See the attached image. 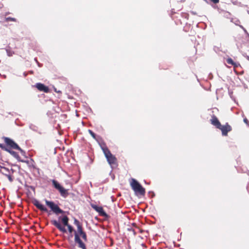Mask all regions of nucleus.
I'll list each match as a JSON object with an SVG mask.
<instances>
[{"mask_svg":"<svg viewBox=\"0 0 249 249\" xmlns=\"http://www.w3.org/2000/svg\"><path fill=\"white\" fill-rule=\"evenodd\" d=\"M244 123H246L247 124H249V122L248 120L246 118H244Z\"/></svg>","mask_w":249,"mask_h":249,"instance_id":"nucleus-21","label":"nucleus"},{"mask_svg":"<svg viewBox=\"0 0 249 249\" xmlns=\"http://www.w3.org/2000/svg\"><path fill=\"white\" fill-rule=\"evenodd\" d=\"M31 167H32L33 169L37 170L38 172H39V169L38 168H37L35 165H32L30 166Z\"/></svg>","mask_w":249,"mask_h":249,"instance_id":"nucleus-19","label":"nucleus"},{"mask_svg":"<svg viewBox=\"0 0 249 249\" xmlns=\"http://www.w3.org/2000/svg\"><path fill=\"white\" fill-rule=\"evenodd\" d=\"M12 174H10L8 175L7 174V175L5 176L8 178L9 181L11 182H13L14 180L13 176L12 175Z\"/></svg>","mask_w":249,"mask_h":249,"instance_id":"nucleus-17","label":"nucleus"},{"mask_svg":"<svg viewBox=\"0 0 249 249\" xmlns=\"http://www.w3.org/2000/svg\"><path fill=\"white\" fill-rule=\"evenodd\" d=\"M8 151L13 155H15V154H16V152L14 151H12V152H11L10 151Z\"/></svg>","mask_w":249,"mask_h":249,"instance_id":"nucleus-23","label":"nucleus"},{"mask_svg":"<svg viewBox=\"0 0 249 249\" xmlns=\"http://www.w3.org/2000/svg\"><path fill=\"white\" fill-rule=\"evenodd\" d=\"M210 122L211 124L215 126L216 128L219 129V128L221 126L220 122L214 115H213L212 116V118L210 120Z\"/></svg>","mask_w":249,"mask_h":249,"instance_id":"nucleus-10","label":"nucleus"},{"mask_svg":"<svg viewBox=\"0 0 249 249\" xmlns=\"http://www.w3.org/2000/svg\"><path fill=\"white\" fill-rule=\"evenodd\" d=\"M5 21L7 22L9 21L17 22V20L16 18H14L7 17L5 18Z\"/></svg>","mask_w":249,"mask_h":249,"instance_id":"nucleus-16","label":"nucleus"},{"mask_svg":"<svg viewBox=\"0 0 249 249\" xmlns=\"http://www.w3.org/2000/svg\"><path fill=\"white\" fill-rule=\"evenodd\" d=\"M52 183L54 187L57 189L60 193V195L64 197H66L69 195L68 190L65 189L63 187L60 185V184L55 180H52Z\"/></svg>","mask_w":249,"mask_h":249,"instance_id":"nucleus-4","label":"nucleus"},{"mask_svg":"<svg viewBox=\"0 0 249 249\" xmlns=\"http://www.w3.org/2000/svg\"><path fill=\"white\" fill-rule=\"evenodd\" d=\"M130 185L132 190L137 196H143L145 194V189L135 179L131 178L130 181Z\"/></svg>","mask_w":249,"mask_h":249,"instance_id":"nucleus-2","label":"nucleus"},{"mask_svg":"<svg viewBox=\"0 0 249 249\" xmlns=\"http://www.w3.org/2000/svg\"><path fill=\"white\" fill-rule=\"evenodd\" d=\"M104 153L107 159L108 163L112 167H116L118 166L117 159L113 155L110 150L107 148L103 149Z\"/></svg>","mask_w":249,"mask_h":249,"instance_id":"nucleus-3","label":"nucleus"},{"mask_svg":"<svg viewBox=\"0 0 249 249\" xmlns=\"http://www.w3.org/2000/svg\"><path fill=\"white\" fill-rule=\"evenodd\" d=\"M0 148H2V149H5L4 146L1 143H0Z\"/></svg>","mask_w":249,"mask_h":249,"instance_id":"nucleus-22","label":"nucleus"},{"mask_svg":"<svg viewBox=\"0 0 249 249\" xmlns=\"http://www.w3.org/2000/svg\"><path fill=\"white\" fill-rule=\"evenodd\" d=\"M51 223L56 227L60 231L66 233L67 231L64 227L62 226L60 223L56 220H53L51 221Z\"/></svg>","mask_w":249,"mask_h":249,"instance_id":"nucleus-11","label":"nucleus"},{"mask_svg":"<svg viewBox=\"0 0 249 249\" xmlns=\"http://www.w3.org/2000/svg\"><path fill=\"white\" fill-rule=\"evenodd\" d=\"M9 14V13H6L5 14V16H7L8 14Z\"/></svg>","mask_w":249,"mask_h":249,"instance_id":"nucleus-24","label":"nucleus"},{"mask_svg":"<svg viewBox=\"0 0 249 249\" xmlns=\"http://www.w3.org/2000/svg\"><path fill=\"white\" fill-rule=\"evenodd\" d=\"M34 204L36 208H37L40 211L46 212L48 211L47 209L37 200L35 201L34 202Z\"/></svg>","mask_w":249,"mask_h":249,"instance_id":"nucleus-13","label":"nucleus"},{"mask_svg":"<svg viewBox=\"0 0 249 249\" xmlns=\"http://www.w3.org/2000/svg\"><path fill=\"white\" fill-rule=\"evenodd\" d=\"M89 133L90 134V135L92 137V138L94 139H96V135L91 130L89 129L88 130Z\"/></svg>","mask_w":249,"mask_h":249,"instance_id":"nucleus-18","label":"nucleus"},{"mask_svg":"<svg viewBox=\"0 0 249 249\" xmlns=\"http://www.w3.org/2000/svg\"><path fill=\"white\" fill-rule=\"evenodd\" d=\"M4 141L7 146L14 149H17L20 152L23 150L19 147V146L15 142L12 140L7 137H4Z\"/></svg>","mask_w":249,"mask_h":249,"instance_id":"nucleus-6","label":"nucleus"},{"mask_svg":"<svg viewBox=\"0 0 249 249\" xmlns=\"http://www.w3.org/2000/svg\"><path fill=\"white\" fill-rule=\"evenodd\" d=\"M74 224L77 227V232L75 231L74 233V241L78 244L79 248L82 249H87L85 244L80 237V236H81L83 239L87 242L88 238L86 233L84 231L82 224L77 219H74Z\"/></svg>","mask_w":249,"mask_h":249,"instance_id":"nucleus-1","label":"nucleus"},{"mask_svg":"<svg viewBox=\"0 0 249 249\" xmlns=\"http://www.w3.org/2000/svg\"><path fill=\"white\" fill-rule=\"evenodd\" d=\"M222 132L223 136H227L228 132L232 130L231 126L228 123H226L225 125H221V126L219 128Z\"/></svg>","mask_w":249,"mask_h":249,"instance_id":"nucleus-7","label":"nucleus"},{"mask_svg":"<svg viewBox=\"0 0 249 249\" xmlns=\"http://www.w3.org/2000/svg\"><path fill=\"white\" fill-rule=\"evenodd\" d=\"M211 1L213 2L214 4H217L219 2V0H210Z\"/></svg>","mask_w":249,"mask_h":249,"instance_id":"nucleus-20","label":"nucleus"},{"mask_svg":"<svg viewBox=\"0 0 249 249\" xmlns=\"http://www.w3.org/2000/svg\"><path fill=\"white\" fill-rule=\"evenodd\" d=\"M91 207L98 212L100 216H104L106 218H108L109 217V216L104 211L102 207L92 204L91 205Z\"/></svg>","mask_w":249,"mask_h":249,"instance_id":"nucleus-8","label":"nucleus"},{"mask_svg":"<svg viewBox=\"0 0 249 249\" xmlns=\"http://www.w3.org/2000/svg\"><path fill=\"white\" fill-rule=\"evenodd\" d=\"M0 172L5 176H6L7 174L8 175L10 174H13L14 172V170L12 168L9 169L5 167L4 168H3V170H0Z\"/></svg>","mask_w":249,"mask_h":249,"instance_id":"nucleus-14","label":"nucleus"},{"mask_svg":"<svg viewBox=\"0 0 249 249\" xmlns=\"http://www.w3.org/2000/svg\"><path fill=\"white\" fill-rule=\"evenodd\" d=\"M36 87L40 91H43L45 93L49 92V88L42 83H38L36 84Z\"/></svg>","mask_w":249,"mask_h":249,"instance_id":"nucleus-12","label":"nucleus"},{"mask_svg":"<svg viewBox=\"0 0 249 249\" xmlns=\"http://www.w3.org/2000/svg\"><path fill=\"white\" fill-rule=\"evenodd\" d=\"M46 204L51 208L52 211L56 214H62L64 211L61 209L53 201L45 200Z\"/></svg>","mask_w":249,"mask_h":249,"instance_id":"nucleus-5","label":"nucleus"},{"mask_svg":"<svg viewBox=\"0 0 249 249\" xmlns=\"http://www.w3.org/2000/svg\"><path fill=\"white\" fill-rule=\"evenodd\" d=\"M226 61L228 64L232 65V66H233L234 68L238 67V66L239 65L238 63L234 62L233 60L231 58H227Z\"/></svg>","mask_w":249,"mask_h":249,"instance_id":"nucleus-15","label":"nucleus"},{"mask_svg":"<svg viewBox=\"0 0 249 249\" xmlns=\"http://www.w3.org/2000/svg\"><path fill=\"white\" fill-rule=\"evenodd\" d=\"M61 220V222L64 226L68 227L70 233H71L73 231V227L69 224V218L67 216L65 215L62 218L59 217V219Z\"/></svg>","mask_w":249,"mask_h":249,"instance_id":"nucleus-9","label":"nucleus"}]
</instances>
